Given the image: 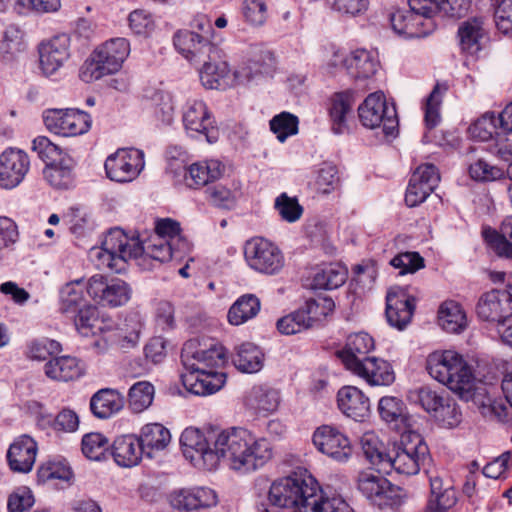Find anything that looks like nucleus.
<instances>
[{
  "label": "nucleus",
  "instance_id": "20e7f679",
  "mask_svg": "<svg viewBox=\"0 0 512 512\" xmlns=\"http://www.w3.org/2000/svg\"><path fill=\"white\" fill-rule=\"evenodd\" d=\"M426 369L432 378L446 385L460 399L477 402L481 398L470 367L458 353L435 351L427 357Z\"/></svg>",
  "mask_w": 512,
  "mask_h": 512
},
{
  "label": "nucleus",
  "instance_id": "9b49d317",
  "mask_svg": "<svg viewBox=\"0 0 512 512\" xmlns=\"http://www.w3.org/2000/svg\"><path fill=\"white\" fill-rule=\"evenodd\" d=\"M145 165L144 153L138 149H118L108 156L104 167L109 179L115 182H131L140 174Z\"/></svg>",
  "mask_w": 512,
  "mask_h": 512
},
{
  "label": "nucleus",
  "instance_id": "0eeeda50",
  "mask_svg": "<svg viewBox=\"0 0 512 512\" xmlns=\"http://www.w3.org/2000/svg\"><path fill=\"white\" fill-rule=\"evenodd\" d=\"M358 115L362 125L369 129L381 128L385 136L395 137L398 134L399 121L396 108L389 106L383 92L369 94L358 107Z\"/></svg>",
  "mask_w": 512,
  "mask_h": 512
},
{
  "label": "nucleus",
  "instance_id": "c03bdc74",
  "mask_svg": "<svg viewBox=\"0 0 512 512\" xmlns=\"http://www.w3.org/2000/svg\"><path fill=\"white\" fill-rule=\"evenodd\" d=\"M361 447L366 459L379 471L387 472L388 450L373 432H367L361 437Z\"/></svg>",
  "mask_w": 512,
  "mask_h": 512
},
{
  "label": "nucleus",
  "instance_id": "774afa93",
  "mask_svg": "<svg viewBox=\"0 0 512 512\" xmlns=\"http://www.w3.org/2000/svg\"><path fill=\"white\" fill-rule=\"evenodd\" d=\"M32 491L25 486L16 488L8 497V512H27L34 504Z\"/></svg>",
  "mask_w": 512,
  "mask_h": 512
},
{
  "label": "nucleus",
  "instance_id": "cd10ccee",
  "mask_svg": "<svg viewBox=\"0 0 512 512\" xmlns=\"http://www.w3.org/2000/svg\"><path fill=\"white\" fill-rule=\"evenodd\" d=\"M339 409L348 417L361 421L368 416L370 401L364 393L355 386H344L337 393Z\"/></svg>",
  "mask_w": 512,
  "mask_h": 512
},
{
  "label": "nucleus",
  "instance_id": "39448f33",
  "mask_svg": "<svg viewBox=\"0 0 512 512\" xmlns=\"http://www.w3.org/2000/svg\"><path fill=\"white\" fill-rule=\"evenodd\" d=\"M387 472L394 469L399 474L415 475L429 459V449L421 435L403 433L400 441L388 449Z\"/></svg>",
  "mask_w": 512,
  "mask_h": 512
},
{
  "label": "nucleus",
  "instance_id": "09e8293b",
  "mask_svg": "<svg viewBox=\"0 0 512 512\" xmlns=\"http://www.w3.org/2000/svg\"><path fill=\"white\" fill-rule=\"evenodd\" d=\"M207 201L214 207L224 210L235 208L238 192L231 190L222 184L208 186L205 190Z\"/></svg>",
  "mask_w": 512,
  "mask_h": 512
},
{
  "label": "nucleus",
  "instance_id": "473e14b6",
  "mask_svg": "<svg viewBox=\"0 0 512 512\" xmlns=\"http://www.w3.org/2000/svg\"><path fill=\"white\" fill-rule=\"evenodd\" d=\"M348 74L355 79H366L377 71L378 60L375 55L365 49H357L343 60Z\"/></svg>",
  "mask_w": 512,
  "mask_h": 512
},
{
  "label": "nucleus",
  "instance_id": "7ed1b4c3",
  "mask_svg": "<svg viewBox=\"0 0 512 512\" xmlns=\"http://www.w3.org/2000/svg\"><path fill=\"white\" fill-rule=\"evenodd\" d=\"M271 505L293 512H331L341 498L327 497L307 471L294 472L272 483L268 493Z\"/></svg>",
  "mask_w": 512,
  "mask_h": 512
},
{
  "label": "nucleus",
  "instance_id": "f8f14e48",
  "mask_svg": "<svg viewBox=\"0 0 512 512\" xmlns=\"http://www.w3.org/2000/svg\"><path fill=\"white\" fill-rule=\"evenodd\" d=\"M87 293L102 305L118 307L125 305L131 298L130 286L121 279L107 282L103 275L92 276L86 285Z\"/></svg>",
  "mask_w": 512,
  "mask_h": 512
},
{
  "label": "nucleus",
  "instance_id": "ddd939ff",
  "mask_svg": "<svg viewBox=\"0 0 512 512\" xmlns=\"http://www.w3.org/2000/svg\"><path fill=\"white\" fill-rule=\"evenodd\" d=\"M186 372L181 375L182 383L187 391L198 396H207L219 391L226 381L223 372L200 370L186 360Z\"/></svg>",
  "mask_w": 512,
  "mask_h": 512
},
{
  "label": "nucleus",
  "instance_id": "72a5a7b5",
  "mask_svg": "<svg viewBox=\"0 0 512 512\" xmlns=\"http://www.w3.org/2000/svg\"><path fill=\"white\" fill-rule=\"evenodd\" d=\"M124 406L123 396L116 390L104 388L97 391L90 400V409L99 419H107Z\"/></svg>",
  "mask_w": 512,
  "mask_h": 512
},
{
  "label": "nucleus",
  "instance_id": "0e129e2a",
  "mask_svg": "<svg viewBox=\"0 0 512 512\" xmlns=\"http://www.w3.org/2000/svg\"><path fill=\"white\" fill-rule=\"evenodd\" d=\"M74 322L77 330L83 336L95 334L94 328L98 322L97 308L93 305H86L77 311Z\"/></svg>",
  "mask_w": 512,
  "mask_h": 512
},
{
  "label": "nucleus",
  "instance_id": "b1692460",
  "mask_svg": "<svg viewBox=\"0 0 512 512\" xmlns=\"http://www.w3.org/2000/svg\"><path fill=\"white\" fill-rule=\"evenodd\" d=\"M199 77L206 89L224 90L230 86V68L221 58V50L217 47V57H206L201 60Z\"/></svg>",
  "mask_w": 512,
  "mask_h": 512
},
{
  "label": "nucleus",
  "instance_id": "13d9d810",
  "mask_svg": "<svg viewBox=\"0 0 512 512\" xmlns=\"http://www.w3.org/2000/svg\"><path fill=\"white\" fill-rule=\"evenodd\" d=\"M441 426L454 428L462 421V413L456 402L448 396L432 416Z\"/></svg>",
  "mask_w": 512,
  "mask_h": 512
},
{
  "label": "nucleus",
  "instance_id": "69168bd1",
  "mask_svg": "<svg viewBox=\"0 0 512 512\" xmlns=\"http://www.w3.org/2000/svg\"><path fill=\"white\" fill-rule=\"evenodd\" d=\"M390 264L400 270V275L415 273L425 266L424 259L418 252L400 253L391 259Z\"/></svg>",
  "mask_w": 512,
  "mask_h": 512
},
{
  "label": "nucleus",
  "instance_id": "bf43d9fd",
  "mask_svg": "<svg viewBox=\"0 0 512 512\" xmlns=\"http://www.w3.org/2000/svg\"><path fill=\"white\" fill-rule=\"evenodd\" d=\"M311 328L303 307L280 318L277 321V329L280 333L292 335Z\"/></svg>",
  "mask_w": 512,
  "mask_h": 512
},
{
  "label": "nucleus",
  "instance_id": "a18cd8bd",
  "mask_svg": "<svg viewBox=\"0 0 512 512\" xmlns=\"http://www.w3.org/2000/svg\"><path fill=\"white\" fill-rule=\"evenodd\" d=\"M446 397L428 386L410 390L408 393L409 402L420 406L431 416L437 411L441 403H444Z\"/></svg>",
  "mask_w": 512,
  "mask_h": 512
},
{
  "label": "nucleus",
  "instance_id": "79ce46f5",
  "mask_svg": "<svg viewBox=\"0 0 512 512\" xmlns=\"http://www.w3.org/2000/svg\"><path fill=\"white\" fill-rule=\"evenodd\" d=\"M259 310L260 300L253 294H245L230 307L228 320L232 325H241L255 317Z\"/></svg>",
  "mask_w": 512,
  "mask_h": 512
},
{
  "label": "nucleus",
  "instance_id": "ea45409f",
  "mask_svg": "<svg viewBox=\"0 0 512 512\" xmlns=\"http://www.w3.org/2000/svg\"><path fill=\"white\" fill-rule=\"evenodd\" d=\"M235 367L244 373H256L263 366V353L252 343H243L233 356Z\"/></svg>",
  "mask_w": 512,
  "mask_h": 512
},
{
  "label": "nucleus",
  "instance_id": "a878e982",
  "mask_svg": "<svg viewBox=\"0 0 512 512\" xmlns=\"http://www.w3.org/2000/svg\"><path fill=\"white\" fill-rule=\"evenodd\" d=\"M373 348L374 340L369 334L365 332L353 333L348 336L345 347L338 352V356L345 367L352 372L364 362V359L369 358L367 354Z\"/></svg>",
  "mask_w": 512,
  "mask_h": 512
},
{
  "label": "nucleus",
  "instance_id": "e2e57ef3",
  "mask_svg": "<svg viewBox=\"0 0 512 512\" xmlns=\"http://www.w3.org/2000/svg\"><path fill=\"white\" fill-rule=\"evenodd\" d=\"M447 87L436 84L427 98L425 106V124L428 129H433L440 122L439 107L441 104V94L446 91Z\"/></svg>",
  "mask_w": 512,
  "mask_h": 512
},
{
  "label": "nucleus",
  "instance_id": "1a4fd4ad",
  "mask_svg": "<svg viewBox=\"0 0 512 512\" xmlns=\"http://www.w3.org/2000/svg\"><path fill=\"white\" fill-rule=\"evenodd\" d=\"M378 472L363 471L358 476V490L380 509L398 508L402 503L400 490Z\"/></svg>",
  "mask_w": 512,
  "mask_h": 512
},
{
  "label": "nucleus",
  "instance_id": "f257e3e1",
  "mask_svg": "<svg viewBox=\"0 0 512 512\" xmlns=\"http://www.w3.org/2000/svg\"><path fill=\"white\" fill-rule=\"evenodd\" d=\"M183 455L194 466L216 468L222 458L230 469L254 472L272 459L273 447L264 437H257L242 427H232L206 438L196 428H186L180 437Z\"/></svg>",
  "mask_w": 512,
  "mask_h": 512
},
{
  "label": "nucleus",
  "instance_id": "5701e85b",
  "mask_svg": "<svg viewBox=\"0 0 512 512\" xmlns=\"http://www.w3.org/2000/svg\"><path fill=\"white\" fill-rule=\"evenodd\" d=\"M37 451V443L32 437L26 434L17 437L7 451L10 469L19 473L30 472L34 466Z\"/></svg>",
  "mask_w": 512,
  "mask_h": 512
},
{
  "label": "nucleus",
  "instance_id": "393cba45",
  "mask_svg": "<svg viewBox=\"0 0 512 512\" xmlns=\"http://www.w3.org/2000/svg\"><path fill=\"white\" fill-rule=\"evenodd\" d=\"M391 28L405 38H419L429 34L430 27L414 12L399 7H391L388 13Z\"/></svg>",
  "mask_w": 512,
  "mask_h": 512
},
{
  "label": "nucleus",
  "instance_id": "f704fd0d",
  "mask_svg": "<svg viewBox=\"0 0 512 512\" xmlns=\"http://www.w3.org/2000/svg\"><path fill=\"white\" fill-rule=\"evenodd\" d=\"M44 370L48 378L62 382L76 380L83 374L79 360L72 356L54 357L45 364Z\"/></svg>",
  "mask_w": 512,
  "mask_h": 512
},
{
  "label": "nucleus",
  "instance_id": "aec40b11",
  "mask_svg": "<svg viewBox=\"0 0 512 512\" xmlns=\"http://www.w3.org/2000/svg\"><path fill=\"white\" fill-rule=\"evenodd\" d=\"M170 506L178 511L208 508L217 504V495L208 487L181 488L168 495Z\"/></svg>",
  "mask_w": 512,
  "mask_h": 512
},
{
  "label": "nucleus",
  "instance_id": "4d7b16f0",
  "mask_svg": "<svg viewBox=\"0 0 512 512\" xmlns=\"http://www.w3.org/2000/svg\"><path fill=\"white\" fill-rule=\"evenodd\" d=\"M62 351L61 344L50 338H40L28 345L27 356L32 360L44 361Z\"/></svg>",
  "mask_w": 512,
  "mask_h": 512
},
{
  "label": "nucleus",
  "instance_id": "3c124183",
  "mask_svg": "<svg viewBox=\"0 0 512 512\" xmlns=\"http://www.w3.org/2000/svg\"><path fill=\"white\" fill-rule=\"evenodd\" d=\"M82 452L91 460L100 461L106 458L110 448L109 440L101 433H88L82 438Z\"/></svg>",
  "mask_w": 512,
  "mask_h": 512
},
{
  "label": "nucleus",
  "instance_id": "6ab92c4d",
  "mask_svg": "<svg viewBox=\"0 0 512 512\" xmlns=\"http://www.w3.org/2000/svg\"><path fill=\"white\" fill-rule=\"evenodd\" d=\"M415 309V298L400 287L392 288L386 296V318L388 323L403 330L411 321Z\"/></svg>",
  "mask_w": 512,
  "mask_h": 512
},
{
  "label": "nucleus",
  "instance_id": "6e6d98bb",
  "mask_svg": "<svg viewBox=\"0 0 512 512\" xmlns=\"http://www.w3.org/2000/svg\"><path fill=\"white\" fill-rule=\"evenodd\" d=\"M270 129L280 142L298 132V118L288 112L274 116L270 121Z\"/></svg>",
  "mask_w": 512,
  "mask_h": 512
},
{
  "label": "nucleus",
  "instance_id": "37998d69",
  "mask_svg": "<svg viewBox=\"0 0 512 512\" xmlns=\"http://www.w3.org/2000/svg\"><path fill=\"white\" fill-rule=\"evenodd\" d=\"M347 277L345 267L330 263L317 271L313 277V288L332 290L342 286Z\"/></svg>",
  "mask_w": 512,
  "mask_h": 512
},
{
  "label": "nucleus",
  "instance_id": "2f4dec72",
  "mask_svg": "<svg viewBox=\"0 0 512 512\" xmlns=\"http://www.w3.org/2000/svg\"><path fill=\"white\" fill-rule=\"evenodd\" d=\"M142 449L148 458H153L155 452L164 450L171 441L170 431L160 423L144 425L138 436Z\"/></svg>",
  "mask_w": 512,
  "mask_h": 512
},
{
  "label": "nucleus",
  "instance_id": "4be33fe9",
  "mask_svg": "<svg viewBox=\"0 0 512 512\" xmlns=\"http://www.w3.org/2000/svg\"><path fill=\"white\" fill-rule=\"evenodd\" d=\"M187 359L189 363L194 364V368L214 370V368L225 363L226 356L224 348L219 344H211L208 348L196 349L195 342L189 341L185 343L181 353L184 367H186Z\"/></svg>",
  "mask_w": 512,
  "mask_h": 512
},
{
  "label": "nucleus",
  "instance_id": "49530a36",
  "mask_svg": "<svg viewBox=\"0 0 512 512\" xmlns=\"http://www.w3.org/2000/svg\"><path fill=\"white\" fill-rule=\"evenodd\" d=\"M469 133L473 138L480 141L494 140L495 142L497 136L502 133L498 115L485 113L469 127Z\"/></svg>",
  "mask_w": 512,
  "mask_h": 512
},
{
  "label": "nucleus",
  "instance_id": "c756f323",
  "mask_svg": "<svg viewBox=\"0 0 512 512\" xmlns=\"http://www.w3.org/2000/svg\"><path fill=\"white\" fill-rule=\"evenodd\" d=\"M144 451L135 435L118 436L111 445V455L120 467L130 468L139 464Z\"/></svg>",
  "mask_w": 512,
  "mask_h": 512
},
{
  "label": "nucleus",
  "instance_id": "f3484780",
  "mask_svg": "<svg viewBox=\"0 0 512 512\" xmlns=\"http://www.w3.org/2000/svg\"><path fill=\"white\" fill-rule=\"evenodd\" d=\"M174 46L187 60L196 64H200L203 58L217 57V46L193 31H178L174 35Z\"/></svg>",
  "mask_w": 512,
  "mask_h": 512
},
{
  "label": "nucleus",
  "instance_id": "c9c22d12",
  "mask_svg": "<svg viewBox=\"0 0 512 512\" xmlns=\"http://www.w3.org/2000/svg\"><path fill=\"white\" fill-rule=\"evenodd\" d=\"M380 418L395 430L405 429L408 425V412L405 403L394 396H384L378 402Z\"/></svg>",
  "mask_w": 512,
  "mask_h": 512
},
{
  "label": "nucleus",
  "instance_id": "58836bf2",
  "mask_svg": "<svg viewBox=\"0 0 512 512\" xmlns=\"http://www.w3.org/2000/svg\"><path fill=\"white\" fill-rule=\"evenodd\" d=\"M73 168L74 161L72 158H60L57 162L47 164L43 174L51 186L59 189H67L73 183Z\"/></svg>",
  "mask_w": 512,
  "mask_h": 512
},
{
  "label": "nucleus",
  "instance_id": "8fccbe9b",
  "mask_svg": "<svg viewBox=\"0 0 512 512\" xmlns=\"http://www.w3.org/2000/svg\"><path fill=\"white\" fill-rule=\"evenodd\" d=\"M88 305L83 295L82 280L66 284L61 290V309L64 312L74 313Z\"/></svg>",
  "mask_w": 512,
  "mask_h": 512
},
{
  "label": "nucleus",
  "instance_id": "7c9ffc66",
  "mask_svg": "<svg viewBox=\"0 0 512 512\" xmlns=\"http://www.w3.org/2000/svg\"><path fill=\"white\" fill-rule=\"evenodd\" d=\"M354 103L355 97L352 91L335 93L331 97L329 116L332 131L335 134H343L348 130L347 121L352 113Z\"/></svg>",
  "mask_w": 512,
  "mask_h": 512
},
{
  "label": "nucleus",
  "instance_id": "412c9836",
  "mask_svg": "<svg viewBox=\"0 0 512 512\" xmlns=\"http://www.w3.org/2000/svg\"><path fill=\"white\" fill-rule=\"evenodd\" d=\"M459 45L461 50L476 56L485 48L489 40L488 28L484 17H470L459 24Z\"/></svg>",
  "mask_w": 512,
  "mask_h": 512
},
{
  "label": "nucleus",
  "instance_id": "338daca9",
  "mask_svg": "<svg viewBox=\"0 0 512 512\" xmlns=\"http://www.w3.org/2000/svg\"><path fill=\"white\" fill-rule=\"evenodd\" d=\"M33 150L37 152L38 156L46 162V164H52L60 160V158H66L63 156L62 150L59 146L52 143L47 137L39 136L33 140Z\"/></svg>",
  "mask_w": 512,
  "mask_h": 512
},
{
  "label": "nucleus",
  "instance_id": "052dcab7",
  "mask_svg": "<svg viewBox=\"0 0 512 512\" xmlns=\"http://www.w3.org/2000/svg\"><path fill=\"white\" fill-rule=\"evenodd\" d=\"M25 49L23 32L15 27L9 26L0 43V50L6 59H11L17 53Z\"/></svg>",
  "mask_w": 512,
  "mask_h": 512
},
{
  "label": "nucleus",
  "instance_id": "a19ab883",
  "mask_svg": "<svg viewBox=\"0 0 512 512\" xmlns=\"http://www.w3.org/2000/svg\"><path fill=\"white\" fill-rule=\"evenodd\" d=\"M439 325L448 333H460L467 326V318L461 306L453 301L445 302L439 309Z\"/></svg>",
  "mask_w": 512,
  "mask_h": 512
},
{
  "label": "nucleus",
  "instance_id": "864d4df0",
  "mask_svg": "<svg viewBox=\"0 0 512 512\" xmlns=\"http://www.w3.org/2000/svg\"><path fill=\"white\" fill-rule=\"evenodd\" d=\"M302 307L312 328L333 312L335 304L331 298L323 297L309 299Z\"/></svg>",
  "mask_w": 512,
  "mask_h": 512
},
{
  "label": "nucleus",
  "instance_id": "423d86ee",
  "mask_svg": "<svg viewBox=\"0 0 512 512\" xmlns=\"http://www.w3.org/2000/svg\"><path fill=\"white\" fill-rule=\"evenodd\" d=\"M130 52L129 42L125 38H114L98 47L86 61L81 70L85 82L98 80L103 76L116 73L122 67Z\"/></svg>",
  "mask_w": 512,
  "mask_h": 512
},
{
  "label": "nucleus",
  "instance_id": "5fc2aeb1",
  "mask_svg": "<svg viewBox=\"0 0 512 512\" xmlns=\"http://www.w3.org/2000/svg\"><path fill=\"white\" fill-rule=\"evenodd\" d=\"M274 208L280 218L288 223L298 221L303 214V207L296 197H290L287 193H281L274 202Z\"/></svg>",
  "mask_w": 512,
  "mask_h": 512
},
{
  "label": "nucleus",
  "instance_id": "a211bd4d",
  "mask_svg": "<svg viewBox=\"0 0 512 512\" xmlns=\"http://www.w3.org/2000/svg\"><path fill=\"white\" fill-rule=\"evenodd\" d=\"M70 38L67 34L57 35L39 45L40 68L44 75H54L70 56Z\"/></svg>",
  "mask_w": 512,
  "mask_h": 512
},
{
  "label": "nucleus",
  "instance_id": "e433bc0d",
  "mask_svg": "<svg viewBox=\"0 0 512 512\" xmlns=\"http://www.w3.org/2000/svg\"><path fill=\"white\" fill-rule=\"evenodd\" d=\"M223 168L218 160L194 163L184 171L186 184L194 188L207 185L221 176Z\"/></svg>",
  "mask_w": 512,
  "mask_h": 512
},
{
  "label": "nucleus",
  "instance_id": "603ef678",
  "mask_svg": "<svg viewBox=\"0 0 512 512\" xmlns=\"http://www.w3.org/2000/svg\"><path fill=\"white\" fill-rule=\"evenodd\" d=\"M248 404L259 413H271L279 405L278 392L273 389L256 387L251 392Z\"/></svg>",
  "mask_w": 512,
  "mask_h": 512
},
{
  "label": "nucleus",
  "instance_id": "9d476101",
  "mask_svg": "<svg viewBox=\"0 0 512 512\" xmlns=\"http://www.w3.org/2000/svg\"><path fill=\"white\" fill-rule=\"evenodd\" d=\"M46 128L63 137L85 134L91 127V116L78 109H48L43 113Z\"/></svg>",
  "mask_w": 512,
  "mask_h": 512
},
{
  "label": "nucleus",
  "instance_id": "f03ea898",
  "mask_svg": "<svg viewBox=\"0 0 512 512\" xmlns=\"http://www.w3.org/2000/svg\"><path fill=\"white\" fill-rule=\"evenodd\" d=\"M155 233L148 239L139 235L129 237L122 229H111L100 248H93L90 256L99 270L122 273L129 260H135L142 270H152L167 262L188 244L180 235L179 223L166 218L155 224Z\"/></svg>",
  "mask_w": 512,
  "mask_h": 512
},
{
  "label": "nucleus",
  "instance_id": "bb28decb",
  "mask_svg": "<svg viewBox=\"0 0 512 512\" xmlns=\"http://www.w3.org/2000/svg\"><path fill=\"white\" fill-rule=\"evenodd\" d=\"M182 121L187 132L205 135L208 142L209 130L213 128L210 111L202 100H189L183 108Z\"/></svg>",
  "mask_w": 512,
  "mask_h": 512
},
{
  "label": "nucleus",
  "instance_id": "4468645a",
  "mask_svg": "<svg viewBox=\"0 0 512 512\" xmlns=\"http://www.w3.org/2000/svg\"><path fill=\"white\" fill-rule=\"evenodd\" d=\"M313 443L316 448L332 459L344 462L352 454L349 439L337 428L322 425L313 434Z\"/></svg>",
  "mask_w": 512,
  "mask_h": 512
},
{
  "label": "nucleus",
  "instance_id": "c85d7f7f",
  "mask_svg": "<svg viewBox=\"0 0 512 512\" xmlns=\"http://www.w3.org/2000/svg\"><path fill=\"white\" fill-rule=\"evenodd\" d=\"M352 373L365 379L372 386H389L395 380L391 364L377 357L364 359V362Z\"/></svg>",
  "mask_w": 512,
  "mask_h": 512
},
{
  "label": "nucleus",
  "instance_id": "de8ad7c7",
  "mask_svg": "<svg viewBox=\"0 0 512 512\" xmlns=\"http://www.w3.org/2000/svg\"><path fill=\"white\" fill-rule=\"evenodd\" d=\"M154 386L147 381L135 383L129 390L128 403L134 413L146 410L154 398Z\"/></svg>",
  "mask_w": 512,
  "mask_h": 512
},
{
  "label": "nucleus",
  "instance_id": "2eb2a0df",
  "mask_svg": "<svg viewBox=\"0 0 512 512\" xmlns=\"http://www.w3.org/2000/svg\"><path fill=\"white\" fill-rule=\"evenodd\" d=\"M30 167L28 155L15 148L6 149L0 155V187L13 189L24 179Z\"/></svg>",
  "mask_w": 512,
  "mask_h": 512
},
{
  "label": "nucleus",
  "instance_id": "6e6552de",
  "mask_svg": "<svg viewBox=\"0 0 512 512\" xmlns=\"http://www.w3.org/2000/svg\"><path fill=\"white\" fill-rule=\"evenodd\" d=\"M244 257L251 269L270 276L280 273L285 264L280 248L262 237H254L245 243Z\"/></svg>",
  "mask_w": 512,
  "mask_h": 512
},
{
  "label": "nucleus",
  "instance_id": "4c0bfd02",
  "mask_svg": "<svg viewBox=\"0 0 512 512\" xmlns=\"http://www.w3.org/2000/svg\"><path fill=\"white\" fill-rule=\"evenodd\" d=\"M142 324L136 317H128L124 323L106 336L120 349L126 350L135 347L140 338Z\"/></svg>",
  "mask_w": 512,
  "mask_h": 512
},
{
  "label": "nucleus",
  "instance_id": "dca6fc26",
  "mask_svg": "<svg viewBox=\"0 0 512 512\" xmlns=\"http://www.w3.org/2000/svg\"><path fill=\"white\" fill-rule=\"evenodd\" d=\"M476 313L484 321L505 322L512 314V294L498 289L484 293L477 303Z\"/></svg>",
  "mask_w": 512,
  "mask_h": 512
},
{
  "label": "nucleus",
  "instance_id": "680f3d73",
  "mask_svg": "<svg viewBox=\"0 0 512 512\" xmlns=\"http://www.w3.org/2000/svg\"><path fill=\"white\" fill-rule=\"evenodd\" d=\"M73 472L66 461H48L41 465L38 477L41 481L62 480L69 482Z\"/></svg>",
  "mask_w": 512,
  "mask_h": 512
}]
</instances>
